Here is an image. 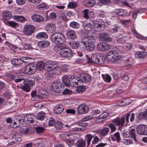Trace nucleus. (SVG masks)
Segmentation results:
<instances>
[{"label":"nucleus","instance_id":"obj_51","mask_svg":"<svg viewBox=\"0 0 147 147\" xmlns=\"http://www.w3.org/2000/svg\"><path fill=\"white\" fill-rule=\"evenodd\" d=\"M55 127L56 128L57 131H59L63 126V124L60 121H57L55 124Z\"/></svg>","mask_w":147,"mask_h":147},{"label":"nucleus","instance_id":"obj_12","mask_svg":"<svg viewBox=\"0 0 147 147\" xmlns=\"http://www.w3.org/2000/svg\"><path fill=\"white\" fill-rule=\"evenodd\" d=\"M112 122L116 126H119V127H122L124 125L125 122V118L124 117L119 118L117 117L113 119Z\"/></svg>","mask_w":147,"mask_h":147},{"label":"nucleus","instance_id":"obj_20","mask_svg":"<svg viewBox=\"0 0 147 147\" xmlns=\"http://www.w3.org/2000/svg\"><path fill=\"white\" fill-rule=\"evenodd\" d=\"M31 18L34 22L37 23L42 22L44 20L42 16L38 14H34L32 16Z\"/></svg>","mask_w":147,"mask_h":147},{"label":"nucleus","instance_id":"obj_58","mask_svg":"<svg viewBox=\"0 0 147 147\" xmlns=\"http://www.w3.org/2000/svg\"><path fill=\"white\" fill-rule=\"evenodd\" d=\"M100 141V139L97 136L94 137L93 139L92 142L91 146H93L95 144L97 143Z\"/></svg>","mask_w":147,"mask_h":147},{"label":"nucleus","instance_id":"obj_55","mask_svg":"<svg viewBox=\"0 0 147 147\" xmlns=\"http://www.w3.org/2000/svg\"><path fill=\"white\" fill-rule=\"evenodd\" d=\"M115 124L113 123H109L108 125L109 127L111 129L110 133L113 132L116 130V127Z\"/></svg>","mask_w":147,"mask_h":147},{"label":"nucleus","instance_id":"obj_36","mask_svg":"<svg viewBox=\"0 0 147 147\" xmlns=\"http://www.w3.org/2000/svg\"><path fill=\"white\" fill-rule=\"evenodd\" d=\"M69 44L71 47L73 49H77L80 47V43L77 41H75L69 42Z\"/></svg>","mask_w":147,"mask_h":147},{"label":"nucleus","instance_id":"obj_11","mask_svg":"<svg viewBox=\"0 0 147 147\" xmlns=\"http://www.w3.org/2000/svg\"><path fill=\"white\" fill-rule=\"evenodd\" d=\"M61 56L63 58H68L71 57L73 55L72 51L70 49H65L61 50L60 52Z\"/></svg>","mask_w":147,"mask_h":147},{"label":"nucleus","instance_id":"obj_35","mask_svg":"<svg viewBox=\"0 0 147 147\" xmlns=\"http://www.w3.org/2000/svg\"><path fill=\"white\" fill-rule=\"evenodd\" d=\"M109 132V129L107 127H104L98 131V133L102 136L107 135Z\"/></svg>","mask_w":147,"mask_h":147},{"label":"nucleus","instance_id":"obj_31","mask_svg":"<svg viewBox=\"0 0 147 147\" xmlns=\"http://www.w3.org/2000/svg\"><path fill=\"white\" fill-rule=\"evenodd\" d=\"M66 47V45L63 43H58L57 45L54 47V49L56 51H58L61 50H63Z\"/></svg>","mask_w":147,"mask_h":147},{"label":"nucleus","instance_id":"obj_6","mask_svg":"<svg viewBox=\"0 0 147 147\" xmlns=\"http://www.w3.org/2000/svg\"><path fill=\"white\" fill-rule=\"evenodd\" d=\"M36 65L34 64H29L25 68L24 71L25 73L28 75H31L34 74L36 71Z\"/></svg>","mask_w":147,"mask_h":147},{"label":"nucleus","instance_id":"obj_38","mask_svg":"<svg viewBox=\"0 0 147 147\" xmlns=\"http://www.w3.org/2000/svg\"><path fill=\"white\" fill-rule=\"evenodd\" d=\"M36 37L39 39L42 38L45 39L48 38V36L45 32H41L38 33L36 35Z\"/></svg>","mask_w":147,"mask_h":147},{"label":"nucleus","instance_id":"obj_42","mask_svg":"<svg viewBox=\"0 0 147 147\" xmlns=\"http://www.w3.org/2000/svg\"><path fill=\"white\" fill-rule=\"evenodd\" d=\"M85 29L88 31L94 28L92 21L87 23L84 27Z\"/></svg>","mask_w":147,"mask_h":147},{"label":"nucleus","instance_id":"obj_9","mask_svg":"<svg viewBox=\"0 0 147 147\" xmlns=\"http://www.w3.org/2000/svg\"><path fill=\"white\" fill-rule=\"evenodd\" d=\"M34 30V28L33 25H26L24 28V33L27 36H30L33 32Z\"/></svg>","mask_w":147,"mask_h":147},{"label":"nucleus","instance_id":"obj_45","mask_svg":"<svg viewBox=\"0 0 147 147\" xmlns=\"http://www.w3.org/2000/svg\"><path fill=\"white\" fill-rule=\"evenodd\" d=\"M93 137L91 134H87L85 136V138L87 142V146H89L91 142Z\"/></svg>","mask_w":147,"mask_h":147},{"label":"nucleus","instance_id":"obj_52","mask_svg":"<svg viewBox=\"0 0 147 147\" xmlns=\"http://www.w3.org/2000/svg\"><path fill=\"white\" fill-rule=\"evenodd\" d=\"M108 35V34L106 32H103L99 34V39L101 41H102Z\"/></svg>","mask_w":147,"mask_h":147},{"label":"nucleus","instance_id":"obj_13","mask_svg":"<svg viewBox=\"0 0 147 147\" xmlns=\"http://www.w3.org/2000/svg\"><path fill=\"white\" fill-rule=\"evenodd\" d=\"M88 106L84 104L80 105L77 109L78 113L80 114H86L88 112Z\"/></svg>","mask_w":147,"mask_h":147},{"label":"nucleus","instance_id":"obj_7","mask_svg":"<svg viewBox=\"0 0 147 147\" xmlns=\"http://www.w3.org/2000/svg\"><path fill=\"white\" fill-rule=\"evenodd\" d=\"M57 67V64L53 61H48L45 63V70L48 71L54 70Z\"/></svg>","mask_w":147,"mask_h":147},{"label":"nucleus","instance_id":"obj_41","mask_svg":"<svg viewBox=\"0 0 147 147\" xmlns=\"http://www.w3.org/2000/svg\"><path fill=\"white\" fill-rule=\"evenodd\" d=\"M131 31L134 36L137 38L138 39H142L143 38L142 36L138 33L135 29L132 28Z\"/></svg>","mask_w":147,"mask_h":147},{"label":"nucleus","instance_id":"obj_5","mask_svg":"<svg viewBox=\"0 0 147 147\" xmlns=\"http://www.w3.org/2000/svg\"><path fill=\"white\" fill-rule=\"evenodd\" d=\"M51 86L53 90L56 92L60 93L63 90V86L59 81L54 82L52 83Z\"/></svg>","mask_w":147,"mask_h":147},{"label":"nucleus","instance_id":"obj_64","mask_svg":"<svg viewBox=\"0 0 147 147\" xmlns=\"http://www.w3.org/2000/svg\"><path fill=\"white\" fill-rule=\"evenodd\" d=\"M77 4L76 2H70L67 5L68 7L71 8H73L77 6Z\"/></svg>","mask_w":147,"mask_h":147},{"label":"nucleus","instance_id":"obj_62","mask_svg":"<svg viewBox=\"0 0 147 147\" xmlns=\"http://www.w3.org/2000/svg\"><path fill=\"white\" fill-rule=\"evenodd\" d=\"M72 138L71 139H70L69 137V138H67L65 140L66 143L69 146H72L73 145L74 143L73 141L72 140Z\"/></svg>","mask_w":147,"mask_h":147},{"label":"nucleus","instance_id":"obj_32","mask_svg":"<svg viewBox=\"0 0 147 147\" xmlns=\"http://www.w3.org/2000/svg\"><path fill=\"white\" fill-rule=\"evenodd\" d=\"M62 81L65 85L66 87L69 86L70 80L69 78L67 75L64 76L62 78Z\"/></svg>","mask_w":147,"mask_h":147},{"label":"nucleus","instance_id":"obj_63","mask_svg":"<svg viewBox=\"0 0 147 147\" xmlns=\"http://www.w3.org/2000/svg\"><path fill=\"white\" fill-rule=\"evenodd\" d=\"M25 84H27L29 87L32 86L35 84L34 82L32 81H29V80L24 81L23 82Z\"/></svg>","mask_w":147,"mask_h":147},{"label":"nucleus","instance_id":"obj_28","mask_svg":"<svg viewBox=\"0 0 147 147\" xmlns=\"http://www.w3.org/2000/svg\"><path fill=\"white\" fill-rule=\"evenodd\" d=\"M60 136L62 138V139L63 140L65 141L66 139V138L67 137H70V139H71L72 138H73V135L69 132L62 133L60 134Z\"/></svg>","mask_w":147,"mask_h":147},{"label":"nucleus","instance_id":"obj_44","mask_svg":"<svg viewBox=\"0 0 147 147\" xmlns=\"http://www.w3.org/2000/svg\"><path fill=\"white\" fill-rule=\"evenodd\" d=\"M70 26L73 28L78 29L80 27V24L76 22L73 21L70 23Z\"/></svg>","mask_w":147,"mask_h":147},{"label":"nucleus","instance_id":"obj_15","mask_svg":"<svg viewBox=\"0 0 147 147\" xmlns=\"http://www.w3.org/2000/svg\"><path fill=\"white\" fill-rule=\"evenodd\" d=\"M70 84L73 87H76L78 84V83L80 81V78L77 77L76 78L74 76H71L69 77Z\"/></svg>","mask_w":147,"mask_h":147},{"label":"nucleus","instance_id":"obj_49","mask_svg":"<svg viewBox=\"0 0 147 147\" xmlns=\"http://www.w3.org/2000/svg\"><path fill=\"white\" fill-rule=\"evenodd\" d=\"M54 70L53 73L55 74L58 75L61 73L62 69L59 66H57V67L55 68Z\"/></svg>","mask_w":147,"mask_h":147},{"label":"nucleus","instance_id":"obj_3","mask_svg":"<svg viewBox=\"0 0 147 147\" xmlns=\"http://www.w3.org/2000/svg\"><path fill=\"white\" fill-rule=\"evenodd\" d=\"M64 35L60 33H55L51 36V40L55 43H63L65 40Z\"/></svg>","mask_w":147,"mask_h":147},{"label":"nucleus","instance_id":"obj_24","mask_svg":"<svg viewBox=\"0 0 147 147\" xmlns=\"http://www.w3.org/2000/svg\"><path fill=\"white\" fill-rule=\"evenodd\" d=\"M20 132L23 134H27L30 133V127L28 126H23L19 129Z\"/></svg>","mask_w":147,"mask_h":147},{"label":"nucleus","instance_id":"obj_22","mask_svg":"<svg viewBox=\"0 0 147 147\" xmlns=\"http://www.w3.org/2000/svg\"><path fill=\"white\" fill-rule=\"evenodd\" d=\"M64 109V106L61 104H58L55 106L53 109L54 113L57 114L61 113Z\"/></svg>","mask_w":147,"mask_h":147},{"label":"nucleus","instance_id":"obj_37","mask_svg":"<svg viewBox=\"0 0 147 147\" xmlns=\"http://www.w3.org/2000/svg\"><path fill=\"white\" fill-rule=\"evenodd\" d=\"M76 144L78 147H84L86 144V142L84 140H79L76 143Z\"/></svg>","mask_w":147,"mask_h":147},{"label":"nucleus","instance_id":"obj_21","mask_svg":"<svg viewBox=\"0 0 147 147\" xmlns=\"http://www.w3.org/2000/svg\"><path fill=\"white\" fill-rule=\"evenodd\" d=\"M67 37L69 39L74 40L76 38L77 35L75 32L73 30H68L66 33Z\"/></svg>","mask_w":147,"mask_h":147},{"label":"nucleus","instance_id":"obj_61","mask_svg":"<svg viewBox=\"0 0 147 147\" xmlns=\"http://www.w3.org/2000/svg\"><path fill=\"white\" fill-rule=\"evenodd\" d=\"M121 142L127 145L131 144L133 142L131 140L127 139H123Z\"/></svg>","mask_w":147,"mask_h":147},{"label":"nucleus","instance_id":"obj_26","mask_svg":"<svg viewBox=\"0 0 147 147\" xmlns=\"http://www.w3.org/2000/svg\"><path fill=\"white\" fill-rule=\"evenodd\" d=\"M147 54V52L145 51H138L135 53L136 58L139 59L143 58L145 57Z\"/></svg>","mask_w":147,"mask_h":147},{"label":"nucleus","instance_id":"obj_18","mask_svg":"<svg viewBox=\"0 0 147 147\" xmlns=\"http://www.w3.org/2000/svg\"><path fill=\"white\" fill-rule=\"evenodd\" d=\"M93 117V116L92 115H89L84 117L82 119L81 121L78 123V125L83 127L86 126L87 125V123L84 122L91 119Z\"/></svg>","mask_w":147,"mask_h":147},{"label":"nucleus","instance_id":"obj_43","mask_svg":"<svg viewBox=\"0 0 147 147\" xmlns=\"http://www.w3.org/2000/svg\"><path fill=\"white\" fill-rule=\"evenodd\" d=\"M136 131L134 129H132L129 131V137L133 138L135 141H136L135 135Z\"/></svg>","mask_w":147,"mask_h":147},{"label":"nucleus","instance_id":"obj_40","mask_svg":"<svg viewBox=\"0 0 147 147\" xmlns=\"http://www.w3.org/2000/svg\"><path fill=\"white\" fill-rule=\"evenodd\" d=\"M45 113L43 111H40L38 113L37 118L40 120H43L45 119Z\"/></svg>","mask_w":147,"mask_h":147},{"label":"nucleus","instance_id":"obj_47","mask_svg":"<svg viewBox=\"0 0 147 147\" xmlns=\"http://www.w3.org/2000/svg\"><path fill=\"white\" fill-rule=\"evenodd\" d=\"M104 80L106 82L109 83L111 81V78L110 75L108 74H105L102 75Z\"/></svg>","mask_w":147,"mask_h":147},{"label":"nucleus","instance_id":"obj_4","mask_svg":"<svg viewBox=\"0 0 147 147\" xmlns=\"http://www.w3.org/2000/svg\"><path fill=\"white\" fill-rule=\"evenodd\" d=\"M94 28L95 30L100 32L103 30L105 28L103 21L101 19L92 21Z\"/></svg>","mask_w":147,"mask_h":147},{"label":"nucleus","instance_id":"obj_34","mask_svg":"<svg viewBox=\"0 0 147 147\" xmlns=\"http://www.w3.org/2000/svg\"><path fill=\"white\" fill-rule=\"evenodd\" d=\"M45 63L42 61L38 62L36 66V69H38L39 71H42L45 68Z\"/></svg>","mask_w":147,"mask_h":147},{"label":"nucleus","instance_id":"obj_10","mask_svg":"<svg viewBox=\"0 0 147 147\" xmlns=\"http://www.w3.org/2000/svg\"><path fill=\"white\" fill-rule=\"evenodd\" d=\"M97 47L100 51H104L109 50L110 48V46L107 43L100 42L98 44Z\"/></svg>","mask_w":147,"mask_h":147},{"label":"nucleus","instance_id":"obj_54","mask_svg":"<svg viewBox=\"0 0 147 147\" xmlns=\"http://www.w3.org/2000/svg\"><path fill=\"white\" fill-rule=\"evenodd\" d=\"M86 87L84 86H80L77 87L76 89V91L78 93H81L84 92L85 89Z\"/></svg>","mask_w":147,"mask_h":147},{"label":"nucleus","instance_id":"obj_17","mask_svg":"<svg viewBox=\"0 0 147 147\" xmlns=\"http://www.w3.org/2000/svg\"><path fill=\"white\" fill-rule=\"evenodd\" d=\"M45 29L49 32L52 33L55 30L56 26L55 24L52 23H49L46 25Z\"/></svg>","mask_w":147,"mask_h":147},{"label":"nucleus","instance_id":"obj_50","mask_svg":"<svg viewBox=\"0 0 147 147\" xmlns=\"http://www.w3.org/2000/svg\"><path fill=\"white\" fill-rule=\"evenodd\" d=\"M82 12L84 13V18L88 19L89 18V14L90 12H92L90 11V10L87 9H84Z\"/></svg>","mask_w":147,"mask_h":147},{"label":"nucleus","instance_id":"obj_30","mask_svg":"<svg viewBox=\"0 0 147 147\" xmlns=\"http://www.w3.org/2000/svg\"><path fill=\"white\" fill-rule=\"evenodd\" d=\"M96 4L95 0H84V4L87 7H91Z\"/></svg>","mask_w":147,"mask_h":147},{"label":"nucleus","instance_id":"obj_8","mask_svg":"<svg viewBox=\"0 0 147 147\" xmlns=\"http://www.w3.org/2000/svg\"><path fill=\"white\" fill-rule=\"evenodd\" d=\"M136 131L139 134L147 135V126L144 125H139L137 126Z\"/></svg>","mask_w":147,"mask_h":147},{"label":"nucleus","instance_id":"obj_53","mask_svg":"<svg viewBox=\"0 0 147 147\" xmlns=\"http://www.w3.org/2000/svg\"><path fill=\"white\" fill-rule=\"evenodd\" d=\"M127 39V37L125 36H123L122 37L118 38L117 40V42L119 43H124Z\"/></svg>","mask_w":147,"mask_h":147},{"label":"nucleus","instance_id":"obj_2","mask_svg":"<svg viewBox=\"0 0 147 147\" xmlns=\"http://www.w3.org/2000/svg\"><path fill=\"white\" fill-rule=\"evenodd\" d=\"M107 59L108 61L116 64H118L123 60L121 56L114 51H111L107 53Z\"/></svg>","mask_w":147,"mask_h":147},{"label":"nucleus","instance_id":"obj_48","mask_svg":"<svg viewBox=\"0 0 147 147\" xmlns=\"http://www.w3.org/2000/svg\"><path fill=\"white\" fill-rule=\"evenodd\" d=\"M13 138L17 142H20L21 141L22 136L19 134L16 133L13 136Z\"/></svg>","mask_w":147,"mask_h":147},{"label":"nucleus","instance_id":"obj_60","mask_svg":"<svg viewBox=\"0 0 147 147\" xmlns=\"http://www.w3.org/2000/svg\"><path fill=\"white\" fill-rule=\"evenodd\" d=\"M7 24L8 26L12 27H17L18 25L17 23L14 21H7Z\"/></svg>","mask_w":147,"mask_h":147},{"label":"nucleus","instance_id":"obj_39","mask_svg":"<svg viewBox=\"0 0 147 147\" xmlns=\"http://www.w3.org/2000/svg\"><path fill=\"white\" fill-rule=\"evenodd\" d=\"M13 18L16 21L19 22H23L26 19L24 17L19 16H13Z\"/></svg>","mask_w":147,"mask_h":147},{"label":"nucleus","instance_id":"obj_57","mask_svg":"<svg viewBox=\"0 0 147 147\" xmlns=\"http://www.w3.org/2000/svg\"><path fill=\"white\" fill-rule=\"evenodd\" d=\"M42 141L43 140L41 138L37 139L34 140V144L36 146H37L38 147L40 145L42 144Z\"/></svg>","mask_w":147,"mask_h":147},{"label":"nucleus","instance_id":"obj_19","mask_svg":"<svg viewBox=\"0 0 147 147\" xmlns=\"http://www.w3.org/2000/svg\"><path fill=\"white\" fill-rule=\"evenodd\" d=\"M90 76L88 74L82 73L80 75V78L81 81L84 82H88L90 80Z\"/></svg>","mask_w":147,"mask_h":147},{"label":"nucleus","instance_id":"obj_23","mask_svg":"<svg viewBox=\"0 0 147 147\" xmlns=\"http://www.w3.org/2000/svg\"><path fill=\"white\" fill-rule=\"evenodd\" d=\"M35 117L32 115L28 114L24 116V121H27L28 123H33Z\"/></svg>","mask_w":147,"mask_h":147},{"label":"nucleus","instance_id":"obj_46","mask_svg":"<svg viewBox=\"0 0 147 147\" xmlns=\"http://www.w3.org/2000/svg\"><path fill=\"white\" fill-rule=\"evenodd\" d=\"M123 48L122 47L120 46H116L114 48V51L116 53H121L123 52Z\"/></svg>","mask_w":147,"mask_h":147},{"label":"nucleus","instance_id":"obj_27","mask_svg":"<svg viewBox=\"0 0 147 147\" xmlns=\"http://www.w3.org/2000/svg\"><path fill=\"white\" fill-rule=\"evenodd\" d=\"M111 139L113 141H116L118 142H120L121 138L119 132H117L110 136Z\"/></svg>","mask_w":147,"mask_h":147},{"label":"nucleus","instance_id":"obj_14","mask_svg":"<svg viewBox=\"0 0 147 147\" xmlns=\"http://www.w3.org/2000/svg\"><path fill=\"white\" fill-rule=\"evenodd\" d=\"M13 123L14 125L13 127H15L18 126H20L21 125L23 124L24 120L23 119H22L21 117L19 116H16L15 117Z\"/></svg>","mask_w":147,"mask_h":147},{"label":"nucleus","instance_id":"obj_33","mask_svg":"<svg viewBox=\"0 0 147 147\" xmlns=\"http://www.w3.org/2000/svg\"><path fill=\"white\" fill-rule=\"evenodd\" d=\"M38 45L40 48H45L48 47L50 43L49 42L47 41L44 40L40 41Z\"/></svg>","mask_w":147,"mask_h":147},{"label":"nucleus","instance_id":"obj_59","mask_svg":"<svg viewBox=\"0 0 147 147\" xmlns=\"http://www.w3.org/2000/svg\"><path fill=\"white\" fill-rule=\"evenodd\" d=\"M24 86H22L21 88V89H22L24 91L28 92H29L30 90V87L27 84H24Z\"/></svg>","mask_w":147,"mask_h":147},{"label":"nucleus","instance_id":"obj_16","mask_svg":"<svg viewBox=\"0 0 147 147\" xmlns=\"http://www.w3.org/2000/svg\"><path fill=\"white\" fill-rule=\"evenodd\" d=\"M87 60L89 62H92L96 63V62H100L98 57L96 54H93L91 56V58L88 55H86Z\"/></svg>","mask_w":147,"mask_h":147},{"label":"nucleus","instance_id":"obj_25","mask_svg":"<svg viewBox=\"0 0 147 147\" xmlns=\"http://www.w3.org/2000/svg\"><path fill=\"white\" fill-rule=\"evenodd\" d=\"M2 18L4 20H7L10 19L12 14L11 12L8 11H4L2 14Z\"/></svg>","mask_w":147,"mask_h":147},{"label":"nucleus","instance_id":"obj_1","mask_svg":"<svg viewBox=\"0 0 147 147\" xmlns=\"http://www.w3.org/2000/svg\"><path fill=\"white\" fill-rule=\"evenodd\" d=\"M96 39V37L93 35L85 36L82 38L81 43L85 46L87 51H91L95 47L94 43Z\"/></svg>","mask_w":147,"mask_h":147},{"label":"nucleus","instance_id":"obj_56","mask_svg":"<svg viewBox=\"0 0 147 147\" xmlns=\"http://www.w3.org/2000/svg\"><path fill=\"white\" fill-rule=\"evenodd\" d=\"M132 100L129 99H126L125 100V101H121V106H126L128 105L129 104L131 103Z\"/></svg>","mask_w":147,"mask_h":147},{"label":"nucleus","instance_id":"obj_29","mask_svg":"<svg viewBox=\"0 0 147 147\" xmlns=\"http://www.w3.org/2000/svg\"><path fill=\"white\" fill-rule=\"evenodd\" d=\"M24 58H22V59L16 58L12 59L11 61V62L12 64L14 65H18L21 64L23 62H25L23 59Z\"/></svg>","mask_w":147,"mask_h":147}]
</instances>
